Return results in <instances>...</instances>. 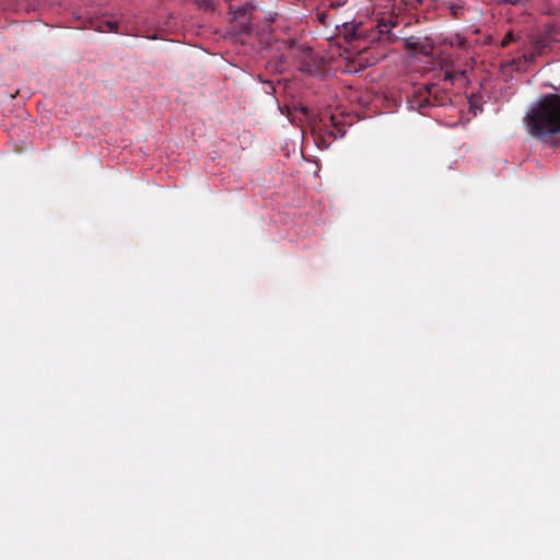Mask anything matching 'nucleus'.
Returning <instances> with one entry per match:
<instances>
[{"label":"nucleus","instance_id":"nucleus-1","mask_svg":"<svg viewBox=\"0 0 560 560\" xmlns=\"http://www.w3.org/2000/svg\"><path fill=\"white\" fill-rule=\"evenodd\" d=\"M525 125L528 133L545 139L560 133V94H548L540 98L526 115Z\"/></svg>","mask_w":560,"mask_h":560},{"label":"nucleus","instance_id":"nucleus-2","mask_svg":"<svg viewBox=\"0 0 560 560\" xmlns=\"http://www.w3.org/2000/svg\"><path fill=\"white\" fill-rule=\"evenodd\" d=\"M446 96L436 92L435 83H427L421 88L413 89L408 97V104L411 109L422 113L430 106L444 105Z\"/></svg>","mask_w":560,"mask_h":560},{"label":"nucleus","instance_id":"nucleus-3","mask_svg":"<svg viewBox=\"0 0 560 560\" xmlns=\"http://www.w3.org/2000/svg\"><path fill=\"white\" fill-rule=\"evenodd\" d=\"M404 48L413 56L428 57L433 54L434 43L429 37L410 36L404 39Z\"/></svg>","mask_w":560,"mask_h":560},{"label":"nucleus","instance_id":"nucleus-4","mask_svg":"<svg viewBox=\"0 0 560 560\" xmlns=\"http://www.w3.org/2000/svg\"><path fill=\"white\" fill-rule=\"evenodd\" d=\"M330 126H327V132L337 139L338 137H343L346 133L345 125L342 124V119L338 115H331L329 117Z\"/></svg>","mask_w":560,"mask_h":560},{"label":"nucleus","instance_id":"nucleus-5","mask_svg":"<svg viewBox=\"0 0 560 560\" xmlns=\"http://www.w3.org/2000/svg\"><path fill=\"white\" fill-rule=\"evenodd\" d=\"M465 71L463 70H454V71H444L443 72V81L454 83L458 79H463L465 77Z\"/></svg>","mask_w":560,"mask_h":560},{"label":"nucleus","instance_id":"nucleus-6","mask_svg":"<svg viewBox=\"0 0 560 560\" xmlns=\"http://www.w3.org/2000/svg\"><path fill=\"white\" fill-rule=\"evenodd\" d=\"M423 0H399L398 12L402 10L416 9L418 4H421Z\"/></svg>","mask_w":560,"mask_h":560},{"label":"nucleus","instance_id":"nucleus-7","mask_svg":"<svg viewBox=\"0 0 560 560\" xmlns=\"http://www.w3.org/2000/svg\"><path fill=\"white\" fill-rule=\"evenodd\" d=\"M551 30L548 31L546 37L544 38H537L535 40L536 50H542L548 45V40L551 38Z\"/></svg>","mask_w":560,"mask_h":560},{"label":"nucleus","instance_id":"nucleus-8","mask_svg":"<svg viewBox=\"0 0 560 560\" xmlns=\"http://www.w3.org/2000/svg\"><path fill=\"white\" fill-rule=\"evenodd\" d=\"M118 25L116 22H105V27L100 26L101 32H117Z\"/></svg>","mask_w":560,"mask_h":560},{"label":"nucleus","instance_id":"nucleus-9","mask_svg":"<svg viewBox=\"0 0 560 560\" xmlns=\"http://www.w3.org/2000/svg\"><path fill=\"white\" fill-rule=\"evenodd\" d=\"M514 40V36L512 33H508L504 35V37L502 38V42H501V46L502 47H506L511 42Z\"/></svg>","mask_w":560,"mask_h":560},{"label":"nucleus","instance_id":"nucleus-10","mask_svg":"<svg viewBox=\"0 0 560 560\" xmlns=\"http://www.w3.org/2000/svg\"><path fill=\"white\" fill-rule=\"evenodd\" d=\"M330 7H341L347 3L348 0H329Z\"/></svg>","mask_w":560,"mask_h":560},{"label":"nucleus","instance_id":"nucleus-11","mask_svg":"<svg viewBox=\"0 0 560 560\" xmlns=\"http://www.w3.org/2000/svg\"><path fill=\"white\" fill-rule=\"evenodd\" d=\"M501 1L504 2V3L512 4V5H516V4H520V3L524 2V0H501Z\"/></svg>","mask_w":560,"mask_h":560},{"label":"nucleus","instance_id":"nucleus-12","mask_svg":"<svg viewBox=\"0 0 560 560\" xmlns=\"http://www.w3.org/2000/svg\"><path fill=\"white\" fill-rule=\"evenodd\" d=\"M462 9H463V8H462V7H459V5H458V7L453 5V7L451 8V10H452V12H453V14H454L455 16H457L458 12H459V11H462Z\"/></svg>","mask_w":560,"mask_h":560},{"label":"nucleus","instance_id":"nucleus-13","mask_svg":"<svg viewBox=\"0 0 560 560\" xmlns=\"http://www.w3.org/2000/svg\"><path fill=\"white\" fill-rule=\"evenodd\" d=\"M269 88H270V90H271L272 92H275V86L272 85V83H271V82H269Z\"/></svg>","mask_w":560,"mask_h":560}]
</instances>
